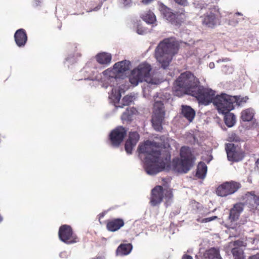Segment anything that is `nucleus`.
<instances>
[{"label":"nucleus","instance_id":"f257e3e1","mask_svg":"<svg viewBox=\"0 0 259 259\" xmlns=\"http://www.w3.org/2000/svg\"><path fill=\"white\" fill-rule=\"evenodd\" d=\"M139 154L145 155L144 169L150 175H154L162 171L165 163L161 157V147L159 143L147 141L139 145Z\"/></svg>","mask_w":259,"mask_h":259},{"label":"nucleus","instance_id":"f03ea898","mask_svg":"<svg viewBox=\"0 0 259 259\" xmlns=\"http://www.w3.org/2000/svg\"><path fill=\"white\" fill-rule=\"evenodd\" d=\"M179 46L172 37L165 38L159 42L155 49V56L163 68L169 66L172 57L178 53Z\"/></svg>","mask_w":259,"mask_h":259},{"label":"nucleus","instance_id":"7ed1b4c3","mask_svg":"<svg viewBox=\"0 0 259 259\" xmlns=\"http://www.w3.org/2000/svg\"><path fill=\"white\" fill-rule=\"evenodd\" d=\"M199 84V79L193 74L186 71L181 73L176 80L172 88L173 94L179 97L185 95H190Z\"/></svg>","mask_w":259,"mask_h":259},{"label":"nucleus","instance_id":"20e7f679","mask_svg":"<svg viewBox=\"0 0 259 259\" xmlns=\"http://www.w3.org/2000/svg\"><path fill=\"white\" fill-rule=\"evenodd\" d=\"M181 159H173L172 165L175 171L180 173H187L192 167L195 158L189 147L183 146L180 149Z\"/></svg>","mask_w":259,"mask_h":259},{"label":"nucleus","instance_id":"39448f33","mask_svg":"<svg viewBox=\"0 0 259 259\" xmlns=\"http://www.w3.org/2000/svg\"><path fill=\"white\" fill-rule=\"evenodd\" d=\"M151 66L149 64L147 63L140 64L132 71L129 77L130 82L134 86L143 81L151 82Z\"/></svg>","mask_w":259,"mask_h":259},{"label":"nucleus","instance_id":"423d86ee","mask_svg":"<svg viewBox=\"0 0 259 259\" xmlns=\"http://www.w3.org/2000/svg\"><path fill=\"white\" fill-rule=\"evenodd\" d=\"M173 197L172 189L171 188L163 189L161 186L157 185L153 188L151 192L150 203L151 206H155L160 204L163 198L165 203H168Z\"/></svg>","mask_w":259,"mask_h":259},{"label":"nucleus","instance_id":"0eeeda50","mask_svg":"<svg viewBox=\"0 0 259 259\" xmlns=\"http://www.w3.org/2000/svg\"><path fill=\"white\" fill-rule=\"evenodd\" d=\"M159 10L163 17L172 25L180 26L184 21L185 11L183 9L175 13L170 8L160 3Z\"/></svg>","mask_w":259,"mask_h":259},{"label":"nucleus","instance_id":"6e6552de","mask_svg":"<svg viewBox=\"0 0 259 259\" xmlns=\"http://www.w3.org/2000/svg\"><path fill=\"white\" fill-rule=\"evenodd\" d=\"M190 95L195 97L199 104L207 105L213 102L215 92L199 84Z\"/></svg>","mask_w":259,"mask_h":259},{"label":"nucleus","instance_id":"1a4fd4ad","mask_svg":"<svg viewBox=\"0 0 259 259\" xmlns=\"http://www.w3.org/2000/svg\"><path fill=\"white\" fill-rule=\"evenodd\" d=\"M165 111L164 104L161 101H156L153 108L151 119L152 126L157 132H161L163 130L162 122L165 117Z\"/></svg>","mask_w":259,"mask_h":259},{"label":"nucleus","instance_id":"9d476101","mask_svg":"<svg viewBox=\"0 0 259 259\" xmlns=\"http://www.w3.org/2000/svg\"><path fill=\"white\" fill-rule=\"evenodd\" d=\"M236 101L235 97L226 94H222L214 96L212 103L219 112H228L234 108V104Z\"/></svg>","mask_w":259,"mask_h":259},{"label":"nucleus","instance_id":"9b49d317","mask_svg":"<svg viewBox=\"0 0 259 259\" xmlns=\"http://www.w3.org/2000/svg\"><path fill=\"white\" fill-rule=\"evenodd\" d=\"M244 208V203L237 202L233 204V207L229 210V215L226 220L228 228L234 229L239 226L237 221Z\"/></svg>","mask_w":259,"mask_h":259},{"label":"nucleus","instance_id":"f8f14e48","mask_svg":"<svg viewBox=\"0 0 259 259\" xmlns=\"http://www.w3.org/2000/svg\"><path fill=\"white\" fill-rule=\"evenodd\" d=\"M241 187L240 183L237 182L233 181L225 182L217 188L215 192L218 196L226 197L235 193Z\"/></svg>","mask_w":259,"mask_h":259},{"label":"nucleus","instance_id":"ddd939ff","mask_svg":"<svg viewBox=\"0 0 259 259\" xmlns=\"http://www.w3.org/2000/svg\"><path fill=\"white\" fill-rule=\"evenodd\" d=\"M60 239L66 244H71L78 241L77 236L73 233L72 228L67 225H62L59 230Z\"/></svg>","mask_w":259,"mask_h":259},{"label":"nucleus","instance_id":"4468645a","mask_svg":"<svg viewBox=\"0 0 259 259\" xmlns=\"http://www.w3.org/2000/svg\"><path fill=\"white\" fill-rule=\"evenodd\" d=\"M127 134V130L122 126H119L112 130L109 135L110 144L115 148L118 147L123 141Z\"/></svg>","mask_w":259,"mask_h":259},{"label":"nucleus","instance_id":"2eb2a0df","mask_svg":"<svg viewBox=\"0 0 259 259\" xmlns=\"http://www.w3.org/2000/svg\"><path fill=\"white\" fill-rule=\"evenodd\" d=\"M225 149L228 159L230 161L238 162L242 160L245 156L244 152L234 144H226Z\"/></svg>","mask_w":259,"mask_h":259},{"label":"nucleus","instance_id":"dca6fc26","mask_svg":"<svg viewBox=\"0 0 259 259\" xmlns=\"http://www.w3.org/2000/svg\"><path fill=\"white\" fill-rule=\"evenodd\" d=\"M140 140V135L137 132H130L125 142L124 148L126 153L131 154L133 150Z\"/></svg>","mask_w":259,"mask_h":259},{"label":"nucleus","instance_id":"f3484780","mask_svg":"<svg viewBox=\"0 0 259 259\" xmlns=\"http://www.w3.org/2000/svg\"><path fill=\"white\" fill-rule=\"evenodd\" d=\"M218 11L215 8H210L209 11L206 13L202 20V24L209 27H213L216 25Z\"/></svg>","mask_w":259,"mask_h":259},{"label":"nucleus","instance_id":"a211bd4d","mask_svg":"<svg viewBox=\"0 0 259 259\" xmlns=\"http://www.w3.org/2000/svg\"><path fill=\"white\" fill-rule=\"evenodd\" d=\"M245 204L250 210H256L259 206V196L254 191L247 192L244 196Z\"/></svg>","mask_w":259,"mask_h":259},{"label":"nucleus","instance_id":"6ab92c4d","mask_svg":"<svg viewBox=\"0 0 259 259\" xmlns=\"http://www.w3.org/2000/svg\"><path fill=\"white\" fill-rule=\"evenodd\" d=\"M124 225V220L120 218L108 220L106 221V228L111 232H115Z\"/></svg>","mask_w":259,"mask_h":259},{"label":"nucleus","instance_id":"aec40b11","mask_svg":"<svg viewBox=\"0 0 259 259\" xmlns=\"http://www.w3.org/2000/svg\"><path fill=\"white\" fill-rule=\"evenodd\" d=\"M14 38L16 44L19 47H23L27 41L26 31L22 28L17 30L14 34Z\"/></svg>","mask_w":259,"mask_h":259},{"label":"nucleus","instance_id":"412c9836","mask_svg":"<svg viewBox=\"0 0 259 259\" xmlns=\"http://www.w3.org/2000/svg\"><path fill=\"white\" fill-rule=\"evenodd\" d=\"M113 66L114 69H116L118 73H119L120 77L122 78L124 73L130 69L131 62L127 60H123L116 63Z\"/></svg>","mask_w":259,"mask_h":259},{"label":"nucleus","instance_id":"4be33fe9","mask_svg":"<svg viewBox=\"0 0 259 259\" xmlns=\"http://www.w3.org/2000/svg\"><path fill=\"white\" fill-rule=\"evenodd\" d=\"M204 259H223L219 247H211L206 249L203 254Z\"/></svg>","mask_w":259,"mask_h":259},{"label":"nucleus","instance_id":"5701e85b","mask_svg":"<svg viewBox=\"0 0 259 259\" xmlns=\"http://www.w3.org/2000/svg\"><path fill=\"white\" fill-rule=\"evenodd\" d=\"M97 62L103 65H108L111 62L112 55L107 52H101L97 54L95 56Z\"/></svg>","mask_w":259,"mask_h":259},{"label":"nucleus","instance_id":"b1692460","mask_svg":"<svg viewBox=\"0 0 259 259\" xmlns=\"http://www.w3.org/2000/svg\"><path fill=\"white\" fill-rule=\"evenodd\" d=\"M181 113L189 122H192L195 116V110L189 106L182 105Z\"/></svg>","mask_w":259,"mask_h":259},{"label":"nucleus","instance_id":"393cba45","mask_svg":"<svg viewBox=\"0 0 259 259\" xmlns=\"http://www.w3.org/2000/svg\"><path fill=\"white\" fill-rule=\"evenodd\" d=\"M132 248L131 243L121 244L117 248L116 253L119 255H126L131 252Z\"/></svg>","mask_w":259,"mask_h":259},{"label":"nucleus","instance_id":"a878e982","mask_svg":"<svg viewBox=\"0 0 259 259\" xmlns=\"http://www.w3.org/2000/svg\"><path fill=\"white\" fill-rule=\"evenodd\" d=\"M254 115V111L252 108L244 109L241 113L240 118L243 121H250Z\"/></svg>","mask_w":259,"mask_h":259},{"label":"nucleus","instance_id":"bb28decb","mask_svg":"<svg viewBox=\"0 0 259 259\" xmlns=\"http://www.w3.org/2000/svg\"><path fill=\"white\" fill-rule=\"evenodd\" d=\"M224 114V121L225 124L228 127H232L236 122V118L235 115L228 112H221Z\"/></svg>","mask_w":259,"mask_h":259},{"label":"nucleus","instance_id":"cd10ccee","mask_svg":"<svg viewBox=\"0 0 259 259\" xmlns=\"http://www.w3.org/2000/svg\"><path fill=\"white\" fill-rule=\"evenodd\" d=\"M141 17L143 21L148 24H154L156 21L155 15L150 10H149L143 13L141 15Z\"/></svg>","mask_w":259,"mask_h":259},{"label":"nucleus","instance_id":"c85d7f7f","mask_svg":"<svg viewBox=\"0 0 259 259\" xmlns=\"http://www.w3.org/2000/svg\"><path fill=\"white\" fill-rule=\"evenodd\" d=\"M207 167L203 162H200L197 167L196 176L199 179H203L206 174Z\"/></svg>","mask_w":259,"mask_h":259},{"label":"nucleus","instance_id":"c756f323","mask_svg":"<svg viewBox=\"0 0 259 259\" xmlns=\"http://www.w3.org/2000/svg\"><path fill=\"white\" fill-rule=\"evenodd\" d=\"M103 74L105 77L109 78H121L116 69H114V66L112 68H108L104 71Z\"/></svg>","mask_w":259,"mask_h":259},{"label":"nucleus","instance_id":"7c9ffc66","mask_svg":"<svg viewBox=\"0 0 259 259\" xmlns=\"http://www.w3.org/2000/svg\"><path fill=\"white\" fill-rule=\"evenodd\" d=\"M234 259H245L243 250L239 247H234L231 250Z\"/></svg>","mask_w":259,"mask_h":259},{"label":"nucleus","instance_id":"2f4dec72","mask_svg":"<svg viewBox=\"0 0 259 259\" xmlns=\"http://www.w3.org/2000/svg\"><path fill=\"white\" fill-rule=\"evenodd\" d=\"M133 101V97L126 95L124 96L122 100V105L116 106L117 107L122 108L123 106H128Z\"/></svg>","mask_w":259,"mask_h":259},{"label":"nucleus","instance_id":"473e14b6","mask_svg":"<svg viewBox=\"0 0 259 259\" xmlns=\"http://www.w3.org/2000/svg\"><path fill=\"white\" fill-rule=\"evenodd\" d=\"M236 99L235 103L238 106H241L243 104L246 103L247 101L248 100V98L247 96L241 97L240 96H233Z\"/></svg>","mask_w":259,"mask_h":259},{"label":"nucleus","instance_id":"72a5a7b5","mask_svg":"<svg viewBox=\"0 0 259 259\" xmlns=\"http://www.w3.org/2000/svg\"><path fill=\"white\" fill-rule=\"evenodd\" d=\"M218 219L217 216H212L209 218H206L204 219L198 218L196 219L197 222L200 223H206L212 221H214Z\"/></svg>","mask_w":259,"mask_h":259},{"label":"nucleus","instance_id":"f704fd0d","mask_svg":"<svg viewBox=\"0 0 259 259\" xmlns=\"http://www.w3.org/2000/svg\"><path fill=\"white\" fill-rule=\"evenodd\" d=\"M233 245L235 247H241L244 246V242L240 240H236L233 242Z\"/></svg>","mask_w":259,"mask_h":259},{"label":"nucleus","instance_id":"c9c22d12","mask_svg":"<svg viewBox=\"0 0 259 259\" xmlns=\"http://www.w3.org/2000/svg\"><path fill=\"white\" fill-rule=\"evenodd\" d=\"M174 1L182 6H186L187 4V0H174Z\"/></svg>","mask_w":259,"mask_h":259},{"label":"nucleus","instance_id":"e433bc0d","mask_svg":"<svg viewBox=\"0 0 259 259\" xmlns=\"http://www.w3.org/2000/svg\"><path fill=\"white\" fill-rule=\"evenodd\" d=\"M137 32L139 34H143L145 33V30H144L142 28L138 26L137 28Z\"/></svg>","mask_w":259,"mask_h":259},{"label":"nucleus","instance_id":"4c0bfd02","mask_svg":"<svg viewBox=\"0 0 259 259\" xmlns=\"http://www.w3.org/2000/svg\"><path fill=\"white\" fill-rule=\"evenodd\" d=\"M124 6H129L132 3V0H121Z\"/></svg>","mask_w":259,"mask_h":259},{"label":"nucleus","instance_id":"58836bf2","mask_svg":"<svg viewBox=\"0 0 259 259\" xmlns=\"http://www.w3.org/2000/svg\"><path fill=\"white\" fill-rule=\"evenodd\" d=\"M41 3V2L40 0H34L33 3V5L34 7H36L39 6Z\"/></svg>","mask_w":259,"mask_h":259},{"label":"nucleus","instance_id":"ea45409f","mask_svg":"<svg viewBox=\"0 0 259 259\" xmlns=\"http://www.w3.org/2000/svg\"><path fill=\"white\" fill-rule=\"evenodd\" d=\"M238 23V21L237 20H234V18H233L232 20L229 21V24L231 25H235Z\"/></svg>","mask_w":259,"mask_h":259},{"label":"nucleus","instance_id":"a19ab883","mask_svg":"<svg viewBox=\"0 0 259 259\" xmlns=\"http://www.w3.org/2000/svg\"><path fill=\"white\" fill-rule=\"evenodd\" d=\"M182 259H193V258L190 255L184 254L182 257Z\"/></svg>","mask_w":259,"mask_h":259},{"label":"nucleus","instance_id":"79ce46f5","mask_svg":"<svg viewBox=\"0 0 259 259\" xmlns=\"http://www.w3.org/2000/svg\"><path fill=\"white\" fill-rule=\"evenodd\" d=\"M154 0H142V3L144 4H148L153 1Z\"/></svg>","mask_w":259,"mask_h":259},{"label":"nucleus","instance_id":"37998d69","mask_svg":"<svg viewBox=\"0 0 259 259\" xmlns=\"http://www.w3.org/2000/svg\"><path fill=\"white\" fill-rule=\"evenodd\" d=\"M248 259H259V256L257 255H253L249 256Z\"/></svg>","mask_w":259,"mask_h":259},{"label":"nucleus","instance_id":"c03bdc74","mask_svg":"<svg viewBox=\"0 0 259 259\" xmlns=\"http://www.w3.org/2000/svg\"><path fill=\"white\" fill-rule=\"evenodd\" d=\"M105 215V213L102 212L99 214V221H100L101 219H102ZM101 224V223H100Z\"/></svg>","mask_w":259,"mask_h":259},{"label":"nucleus","instance_id":"a18cd8bd","mask_svg":"<svg viewBox=\"0 0 259 259\" xmlns=\"http://www.w3.org/2000/svg\"><path fill=\"white\" fill-rule=\"evenodd\" d=\"M255 166L259 169V158L257 159L255 163Z\"/></svg>","mask_w":259,"mask_h":259},{"label":"nucleus","instance_id":"49530a36","mask_svg":"<svg viewBox=\"0 0 259 259\" xmlns=\"http://www.w3.org/2000/svg\"><path fill=\"white\" fill-rule=\"evenodd\" d=\"M235 15H239V16H241L242 15L240 13H239V12H237L235 13Z\"/></svg>","mask_w":259,"mask_h":259},{"label":"nucleus","instance_id":"de8ad7c7","mask_svg":"<svg viewBox=\"0 0 259 259\" xmlns=\"http://www.w3.org/2000/svg\"><path fill=\"white\" fill-rule=\"evenodd\" d=\"M120 97H121L120 94H119L118 96V98H117V100H118V101L120 100Z\"/></svg>","mask_w":259,"mask_h":259},{"label":"nucleus","instance_id":"09e8293b","mask_svg":"<svg viewBox=\"0 0 259 259\" xmlns=\"http://www.w3.org/2000/svg\"><path fill=\"white\" fill-rule=\"evenodd\" d=\"M127 114V113L126 112H124L123 114V116H126Z\"/></svg>","mask_w":259,"mask_h":259},{"label":"nucleus","instance_id":"8fccbe9b","mask_svg":"<svg viewBox=\"0 0 259 259\" xmlns=\"http://www.w3.org/2000/svg\"><path fill=\"white\" fill-rule=\"evenodd\" d=\"M209 65L210 66L211 65V66H210V68H211V66H212V65H214V64H212V65H211V63H210V64H209Z\"/></svg>","mask_w":259,"mask_h":259},{"label":"nucleus","instance_id":"3c124183","mask_svg":"<svg viewBox=\"0 0 259 259\" xmlns=\"http://www.w3.org/2000/svg\"><path fill=\"white\" fill-rule=\"evenodd\" d=\"M209 65L210 66L211 65V66H210V68H211V66H212V65H214V64H212V65H211V63H210V64H209Z\"/></svg>","mask_w":259,"mask_h":259},{"label":"nucleus","instance_id":"603ef678","mask_svg":"<svg viewBox=\"0 0 259 259\" xmlns=\"http://www.w3.org/2000/svg\"><path fill=\"white\" fill-rule=\"evenodd\" d=\"M209 65L210 66L211 65V66H210V68H211V66H212V65H214V64H212V65H211V63H210V64H209Z\"/></svg>","mask_w":259,"mask_h":259},{"label":"nucleus","instance_id":"864d4df0","mask_svg":"<svg viewBox=\"0 0 259 259\" xmlns=\"http://www.w3.org/2000/svg\"><path fill=\"white\" fill-rule=\"evenodd\" d=\"M209 65L210 66L211 65V66H210V68H211V66H212V65H214V64H212V65H211V63H210V64H209Z\"/></svg>","mask_w":259,"mask_h":259}]
</instances>
